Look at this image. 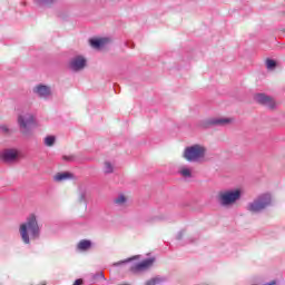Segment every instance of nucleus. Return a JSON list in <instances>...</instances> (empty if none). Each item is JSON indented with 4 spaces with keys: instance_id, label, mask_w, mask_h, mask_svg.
<instances>
[{
    "instance_id": "obj_23",
    "label": "nucleus",
    "mask_w": 285,
    "mask_h": 285,
    "mask_svg": "<svg viewBox=\"0 0 285 285\" xmlns=\"http://www.w3.org/2000/svg\"><path fill=\"white\" fill-rule=\"evenodd\" d=\"M137 257H139V256H135V257H132V258H128V259H126V261H122V262H120V263H117V266H119L120 264H128V262H132V259H137Z\"/></svg>"
},
{
    "instance_id": "obj_20",
    "label": "nucleus",
    "mask_w": 285,
    "mask_h": 285,
    "mask_svg": "<svg viewBox=\"0 0 285 285\" xmlns=\"http://www.w3.org/2000/svg\"><path fill=\"white\" fill-rule=\"evenodd\" d=\"M57 141V137L55 136H47L45 138V146L52 147Z\"/></svg>"
},
{
    "instance_id": "obj_3",
    "label": "nucleus",
    "mask_w": 285,
    "mask_h": 285,
    "mask_svg": "<svg viewBox=\"0 0 285 285\" xmlns=\"http://www.w3.org/2000/svg\"><path fill=\"white\" fill-rule=\"evenodd\" d=\"M207 149L199 144H195L185 148L183 157L190 164H202L206 159Z\"/></svg>"
},
{
    "instance_id": "obj_21",
    "label": "nucleus",
    "mask_w": 285,
    "mask_h": 285,
    "mask_svg": "<svg viewBox=\"0 0 285 285\" xmlns=\"http://www.w3.org/2000/svg\"><path fill=\"white\" fill-rule=\"evenodd\" d=\"M161 282H164V279H161L160 277H154L147 281L146 285H157V284H161Z\"/></svg>"
},
{
    "instance_id": "obj_25",
    "label": "nucleus",
    "mask_w": 285,
    "mask_h": 285,
    "mask_svg": "<svg viewBox=\"0 0 285 285\" xmlns=\"http://www.w3.org/2000/svg\"><path fill=\"white\" fill-rule=\"evenodd\" d=\"M63 159H66L67 161H72V159H75L73 156H63Z\"/></svg>"
},
{
    "instance_id": "obj_7",
    "label": "nucleus",
    "mask_w": 285,
    "mask_h": 285,
    "mask_svg": "<svg viewBox=\"0 0 285 285\" xmlns=\"http://www.w3.org/2000/svg\"><path fill=\"white\" fill-rule=\"evenodd\" d=\"M88 65V60L83 56H75L69 61V69L72 70V72H81Z\"/></svg>"
},
{
    "instance_id": "obj_13",
    "label": "nucleus",
    "mask_w": 285,
    "mask_h": 285,
    "mask_svg": "<svg viewBox=\"0 0 285 285\" xmlns=\"http://www.w3.org/2000/svg\"><path fill=\"white\" fill-rule=\"evenodd\" d=\"M106 43H108V39L106 38L90 40L91 48H95L96 50H99V48H104Z\"/></svg>"
},
{
    "instance_id": "obj_12",
    "label": "nucleus",
    "mask_w": 285,
    "mask_h": 285,
    "mask_svg": "<svg viewBox=\"0 0 285 285\" xmlns=\"http://www.w3.org/2000/svg\"><path fill=\"white\" fill-rule=\"evenodd\" d=\"M178 175L180 177H184L185 179H190V177H193V168H190L186 165H183L178 169Z\"/></svg>"
},
{
    "instance_id": "obj_11",
    "label": "nucleus",
    "mask_w": 285,
    "mask_h": 285,
    "mask_svg": "<svg viewBox=\"0 0 285 285\" xmlns=\"http://www.w3.org/2000/svg\"><path fill=\"white\" fill-rule=\"evenodd\" d=\"M33 92L35 95H37V97H40L41 99H48V97L52 95V89L45 85H38L33 88Z\"/></svg>"
},
{
    "instance_id": "obj_2",
    "label": "nucleus",
    "mask_w": 285,
    "mask_h": 285,
    "mask_svg": "<svg viewBox=\"0 0 285 285\" xmlns=\"http://www.w3.org/2000/svg\"><path fill=\"white\" fill-rule=\"evenodd\" d=\"M244 191L240 188L225 189L218 193L216 199L223 208H230L242 199Z\"/></svg>"
},
{
    "instance_id": "obj_26",
    "label": "nucleus",
    "mask_w": 285,
    "mask_h": 285,
    "mask_svg": "<svg viewBox=\"0 0 285 285\" xmlns=\"http://www.w3.org/2000/svg\"><path fill=\"white\" fill-rule=\"evenodd\" d=\"M83 284V281L81 278L76 279V282L73 283V285H81Z\"/></svg>"
},
{
    "instance_id": "obj_10",
    "label": "nucleus",
    "mask_w": 285,
    "mask_h": 285,
    "mask_svg": "<svg viewBox=\"0 0 285 285\" xmlns=\"http://www.w3.org/2000/svg\"><path fill=\"white\" fill-rule=\"evenodd\" d=\"M234 119L228 117H212L206 120L207 126H230Z\"/></svg>"
},
{
    "instance_id": "obj_14",
    "label": "nucleus",
    "mask_w": 285,
    "mask_h": 285,
    "mask_svg": "<svg viewBox=\"0 0 285 285\" xmlns=\"http://www.w3.org/2000/svg\"><path fill=\"white\" fill-rule=\"evenodd\" d=\"M72 174L65 171V173H58L55 175L53 179L55 181H66L68 179H72Z\"/></svg>"
},
{
    "instance_id": "obj_9",
    "label": "nucleus",
    "mask_w": 285,
    "mask_h": 285,
    "mask_svg": "<svg viewBox=\"0 0 285 285\" xmlns=\"http://www.w3.org/2000/svg\"><path fill=\"white\" fill-rule=\"evenodd\" d=\"M155 264V258H147L140 263H137L130 267L131 273H144L148 271V268H153Z\"/></svg>"
},
{
    "instance_id": "obj_8",
    "label": "nucleus",
    "mask_w": 285,
    "mask_h": 285,
    "mask_svg": "<svg viewBox=\"0 0 285 285\" xmlns=\"http://www.w3.org/2000/svg\"><path fill=\"white\" fill-rule=\"evenodd\" d=\"M254 99L257 101V104H262V106H266V108H269L271 110L277 108V102L275 99L266 94H256Z\"/></svg>"
},
{
    "instance_id": "obj_22",
    "label": "nucleus",
    "mask_w": 285,
    "mask_h": 285,
    "mask_svg": "<svg viewBox=\"0 0 285 285\" xmlns=\"http://www.w3.org/2000/svg\"><path fill=\"white\" fill-rule=\"evenodd\" d=\"M0 132L2 135H10L12 130H10V127H8V125H0Z\"/></svg>"
},
{
    "instance_id": "obj_15",
    "label": "nucleus",
    "mask_w": 285,
    "mask_h": 285,
    "mask_svg": "<svg viewBox=\"0 0 285 285\" xmlns=\"http://www.w3.org/2000/svg\"><path fill=\"white\" fill-rule=\"evenodd\" d=\"M114 204L116 206L124 207L126 206V204H128V197H126V195L124 194H120L114 199Z\"/></svg>"
},
{
    "instance_id": "obj_16",
    "label": "nucleus",
    "mask_w": 285,
    "mask_h": 285,
    "mask_svg": "<svg viewBox=\"0 0 285 285\" xmlns=\"http://www.w3.org/2000/svg\"><path fill=\"white\" fill-rule=\"evenodd\" d=\"M92 246V243L90 240H80L77 248L78 250H89V248Z\"/></svg>"
},
{
    "instance_id": "obj_4",
    "label": "nucleus",
    "mask_w": 285,
    "mask_h": 285,
    "mask_svg": "<svg viewBox=\"0 0 285 285\" xmlns=\"http://www.w3.org/2000/svg\"><path fill=\"white\" fill-rule=\"evenodd\" d=\"M271 194H264L254 202L249 203L246 208L249 210V213H261V210H264V208L271 206Z\"/></svg>"
},
{
    "instance_id": "obj_6",
    "label": "nucleus",
    "mask_w": 285,
    "mask_h": 285,
    "mask_svg": "<svg viewBox=\"0 0 285 285\" xmlns=\"http://www.w3.org/2000/svg\"><path fill=\"white\" fill-rule=\"evenodd\" d=\"M21 157V154H19V150L17 149H3L0 151V159L4 164H17Z\"/></svg>"
},
{
    "instance_id": "obj_18",
    "label": "nucleus",
    "mask_w": 285,
    "mask_h": 285,
    "mask_svg": "<svg viewBox=\"0 0 285 285\" xmlns=\"http://www.w3.org/2000/svg\"><path fill=\"white\" fill-rule=\"evenodd\" d=\"M265 66L267 70H275V68H277V62L271 58H267L265 61Z\"/></svg>"
},
{
    "instance_id": "obj_1",
    "label": "nucleus",
    "mask_w": 285,
    "mask_h": 285,
    "mask_svg": "<svg viewBox=\"0 0 285 285\" xmlns=\"http://www.w3.org/2000/svg\"><path fill=\"white\" fill-rule=\"evenodd\" d=\"M19 233L24 244H30V239H39L41 229L35 214L29 215L27 220L20 225Z\"/></svg>"
},
{
    "instance_id": "obj_19",
    "label": "nucleus",
    "mask_w": 285,
    "mask_h": 285,
    "mask_svg": "<svg viewBox=\"0 0 285 285\" xmlns=\"http://www.w3.org/2000/svg\"><path fill=\"white\" fill-rule=\"evenodd\" d=\"M114 170H115V166L111 165L110 161H105L104 171L106 173V175H110V173H114Z\"/></svg>"
},
{
    "instance_id": "obj_24",
    "label": "nucleus",
    "mask_w": 285,
    "mask_h": 285,
    "mask_svg": "<svg viewBox=\"0 0 285 285\" xmlns=\"http://www.w3.org/2000/svg\"><path fill=\"white\" fill-rule=\"evenodd\" d=\"M97 278L104 279L105 278L104 273L100 272V273L96 274L94 276V279H97Z\"/></svg>"
},
{
    "instance_id": "obj_17",
    "label": "nucleus",
    "mask_w": 285,
    "mask_h": 285,
    "mask_svg": "<svg viewBox=\"0 0 285 285\" xmlns=\"http://www.w3.org/2000/svg\"><path fill=\"white\" fill-rule=\"evenodd\" d=\"M88 197V191L83 188H80L79 189V193H78V202L79 204H86V199Z\"/></svg>"
},
{
    "instance_id": "obj_5",
    "label": "nucleus",
    "mask_w": 285,
    "mask_h": 285,
    "mask_svg": "<svg viewBox=\"0 0 285 285\" xmlns=\"http://www.w3.org/2000/svg\"><path fill=\"white\" fill-rule=\"evenodd\" d=\"M18 126L24 136L30 135V127L35 126V116L30 112L20 114L18 116Z\"/></svg>"
}]
</instances>
